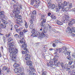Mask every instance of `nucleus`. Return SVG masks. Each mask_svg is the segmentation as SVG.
Here are the masks:
<instances>
[{"label":"nucleus","instance_id":"1","mask_svg":"<svg viewBox=\"0 0 75 75\" xmlns=\"http://www.w3.org/2000/svg\"><path fill=\"white\" fill-rule=\"evenodd\" d=\"M9 51L10 52L11 55H12V59L13 61H16V58H17V56L16 54L18 52V50L17 49H15L14 50V49L13 47H10V48Z\"/></svg>","mask_w":75,"mask_h":75},{"label":"nucleus","instance_id":"64","mask_svg":"<svg viewBox=\"0 0 75 75\" xmlns=\"http://www.w3.org/2000/svg\"><path fill=\"white\" fill-rule=\"evenodd\" d=\"M74 72H75V69H73L72 70V72H73V73H74Z\"/></svg>","mask_w":75,"mask_h":75},{"label":"nucleus","instance_id":"58","mask_svg":"<svg viewBox=\"0 0 75 75\" xmlns=\"http://www.w3.org/2000/svg\"><path fill=\"white\" fill-rule=\"evenodd\" d=\"M19 7L20 9H22V5H19Z\"/></svg>","mask_w":75,"mask_h":75},{"label":"nucleus","instance_id":"38","mask_svg":"<svg viewBox=\"0 0 75 75\" xmlns=\"http://www.w3.org/2000/svg\"><path fill=\"white\" fill-rule=\"evenodd\" d=\"M64 53L65 55H67V50L64 51Z\"/></svg>","mask_w":75,"mask_h":75},{"label":"nucleus","instance_id":"12","mask_svg":"<svg viewBox=\"0 0 75 75\" xmlns=\"http://www.w3.org/2000/svg\"><path fill=\"white\" fill-rule=\"evenodd\" d=\"M25 60L26 61H28L27 62V63L28 61H30V55L28 54H25Z\"/></svg>","mask_w":75,"mask_h":75},{"label":"nucleus","instance_id":"36","mask_svg":"<svg viewBox=\"0 0 75 75\" xmlns=\"http://www.w3.org/2000/svg\"><path fill=\"white\" fill-rule=\"evenodd\" d=\"M68 67V64H64V69H66Z\"/></svg>","mask_w":75,"mask_h":75},{"label":"nucleus","instance_id":"53","mask_svg":"<svg viewBox=\"0 0 75 75\" xmlns=\"http://www.w3.org/2000/svg\"><path fill=\"white\" fill-rule=\"evenodd\" d=\"M67 55H69H69H70V52H68V51H67Z\"/></svg>","mask_w":75,"mask_h":75},{"label":"nucleus","instance_id":"21","mask_svg":"<svg viewBox=\"0 0 75 75\" xmlns=\"http://www.w3.org/2000/svg\"><path fill=\"white\" fill-rule=\"evenodd\" d=\"M22 18H17V20L19 23H23V20L22 19Z\"/></svg>","mask_w":75,"mask_h":75},{"label":"nucleus","instance_id":"45","mask_svg":"<svg viewBox=\"0 0 75 75\" xmlns=\"http://www.w3.org/2000/svg\"><path fill=\"white\" fill-rule=\"evenodd\" d=\"M3 38L4 40V42L5 43V42H6V38H5V37H3Z\"/></svg>","mask_w":75,"mask_h":75},{"label":"nucleus","instance_id":"32","mask_svg":"<svg viewBox=\"0 0 75 75\" xmlns=\"http://www.w3.org/2000/svg\"><path fill=\"white\" fill-rule=\"evenodd\" d=\"M34 2H35L34 0H31L30 3L31 5H32V6H33V5H34Z\"/></svg>","mask_w":75,"mask_h":75},{"label":"nucleus","instance_id":"37","mask_svg":"<svg viewBox=\"0 0 75 75\" xmlns=\"http://www.w3.org/2000/svg\"><path fill=\"white\" fill-rule=\"evenodd\" d=\"M72 63H73V62L72 61H71L69 62V64L70 65H71Z\"/></svg>","mask_w":75,"mask_h":75},{"label":"nucleus","instance_id":"54","mask_svg":"<svg viewBox=\"0 0 75 75\" xmlns=\"http://www.w3.org/2000/svg\"><path fill=\"white\" fill-rule=\"evenodd\" d=\"M71 68H75V66H74V65L71 66Z\"/></svg>","mask_w":75,"mask_h":75},{"label":"nucleus","instance_id":"28","mask_svg":"<svg viewBox=\"0 0 75 75\" xmlns=\"http://www.w3.org/2000/svg\"><path fill=\"white\" fill-rule=\"evenodd\" d=\"M29 75H36V74H35V73L31 71H30L29 73Z\"/></svg>","mask_w":75,"mask_h":75},{"label":"nucleus","instance_id":"17","mask_svg":"<svg viewBox=\"0 0 75 75\" xmlns=\"http://www.w3.org/2000/svg\"><path fill=\"white\" fill-rule=\"evenodd\" d=\"M70 28V30L69 31L70 33H75V28L74 27H73L71 28Z\"/></svg>","mask_w":75,"mask_h":75},{"label":"nucleus","instance_id":"44","mask_svg":"<svg viewBox=\"0 0 75 75\" xmlns=\"http://www.w3.org/2000/svg\"><path fill=\"white\" fill-rule=\"evenodd\" d=\"M72 7V4L71 3L69 5V8H71Z\"/></svg>","mask_w":75,"mask_h":75},{"label":"nucleus","instance_id":"41","mask_svg":"<svg viewBox=\"0 0 75 75\" xmlns=\"http://www.w3.org/2000/svg\"><path fill=\"white\" fill-rule=\"evenodd\" d=\"M18 25H15L14 26V28H15V29H17V28H18Z\"/></svg>","mask_w":75,"mask_h":75},{"label":"nucleus","instance_id":"33","mask_svg":"<svg viewBox=\"0 0 75 75\" xmlns=\"http://www.w3.org/2000/svg\"><path fill=\"white\" fill-rule=\"evenodd\" d=\"M7 67L6 66H4L2 68V69L3 71H6L7 69Z\"/></svg>","mask_w":75,"mask_h":75},{"label":"nucleus","instance_id":"62","mask_svg":"<svg viewBox=\"0 0 75 75\" xmlns=\"http://www.w3.org/2000/svg\"><path fill=\"white\" fill-rule=\"evenodd\" d=\"M20 75H24V73L23 72L21 73L20 74Z\"/></svg>","mask_w":75,"mask_h":75},{"label":"nucleus","instance_id":"50","mask_svg":"<svg viewBox=\"0 0 75 75\" xmlns=\"http://www.w3.org/2000/svg\"><path fill=\"white\" fill-rule=\"evenodd\" d=\"M61 65L62 68H64V64H63V63H61Z\"/></svg>","mask_w":75,"mask_h":75},{"label":"nucleus","instance_id":"39","mask_svg":"<svg viewBox=\"0 0 75 75\" xmlns=\"http://www.w3.org/2000/svg\"><path fill=\"white\" fill-rule=\"evenodd\" d=\"M62 49L63 50H64V51H65V50H67V48L65 46H64L62 47Z\"/></svg>","mask_w":75,"mask_h":75},{"label":"nucleus","instance_id":"23","mask_svg":"<svg viewBox=\"0 0 75 75\" xmlns=\"http://www.w3.org/2000/svg\"><path fill=\"white\" fill-rule=\"evenodd\" d=\"M66 32L67 33H69L70 34H71V33H70V32L69 31H71V29L70 28H69V27H67V28L66 29Z\"/></svg>","mask_w":75,"mask_h":75},{"label":"nucleus","instance_id":"25","mask_svg":"<svg viewBox=\"0 0 75 75\" xmlns=\"http://www.w3.org/2000/svg\"><path fill=\"white\" fill-rule=\"evenodd\" d=\"M34 26V25L33 24H30L29 26V28L30 29H33Z\"/></svg>","mask_w":75,"mask_h":75},{"label":"nucleus","instance_id":"14","mask_svg":"<svg viewBox=\"0 0 75 75\" xmlns=\"http://www.w3.org/2000/svg\"><path fill=\"white\" fill-rule=\"evenodd\" d=\"M15 15V18H22L21 15H18L19 13H16Z\"/></svg>","mask_w":75,"mask_h":75},{"label":"nucleus","instance_id":"63","mask_svg":"<svg viewBox=\"0 0 75 75\" xmlns=\"http://www.w3.org/2000/svg\"><path fill=\"white\" fill-rule=\"evenodd\" d=\"M38 6V5H34V7H35V8H37V7Z\"/></svg>","mask_w":75,"mask_h":75},{"label":"nucleus","instance_id":"47","mask_svg":"<svg viewBox=\"0 0 75 75\" xmlns=\"http://www.w3.org/2000/svg\"><path fill=\"white\" fill-rule=\"evenodd\" d=\"M10 16L11 17H13L14 16V14H13L12 13H10Z\"/></svg>","mask_w":75,"mask_h":75},{"label":"nucleus","instance_id":"18","mask_svg":"<svg viewBox=\"0 0 75 75\" xmlns=\"http://www.w3.org/2000/svg\"><path fill=\"white\" fill-rule=\"evenodd\" d=\"M75 20L73 19L71 21H70L69 23V24L70 25H72L73 24H75Z\"/></svg>","mask_w":75,"mask_h":75},{"label":"nucleus","instance_id":"51","mask_svg":"<svg viewBox=\"0 0 75 75\" xmlns=\"http://www.w3.org/2000/svg\"><path fill=\"white\" fill-rule=\"evenodd\" d=\"M61 51H62V48H59V52L60 53L61 52Z\"/></svg>","mask_w":75,"mask_h":75},{"label":"nucleus","instance_id":"35","mask_svg":"<svg viewBox=\"0 0 75 75\" xmlns=\"http://www.w3.org/2000/svg\"><path fill=\"white\" fill-rule=\"evenodd\" d=\"M64 3L65 6H67V4H68V3L65 1H64Z\"/></svg>","mask_w":75,"mask_h":75},{"label":"nucleus","instance_id":"26","mask_svg":"<svg viewBox=\"0 0 75 75\" xmlns=\"http://www.w3.org/2000/svg\"><path fill=\"white\" fill-rule=\"evenodd\" d=\"M33 37H37V34L35 32H33V33L31 35V36L33 37Z\"/></svg>","mask_w":75,"mask_h":75},{"label":"nucleus","instance_id":"20","mask_svg":"<svg viewBox=\"0 0 75 75\" xmlns=\"http://www.w3.org/2000/svg\"><path fill=\"white\" fill-rule=\"evenodd\" d=\"M50 17L53 20H56V19H57V17H56L55 16L52 15H51Z\"/></svg>","mask_w":75,"mask_h":75},{"label":"nucleus","instance_id":"27","mask_svg":"<svg viewBox=\"0 0 75 75\" xmlns=\"http://www.w3.org/2000/svg\"><path fill=\"white\" fill-rule=\"evenodd\" d=\"M36 4H39L40 3V0H34Z\"/></svg>","mask_w":75,"mask_h":75},{"label":"nucleus","instance_id":"40","mask_svg":"<svg viewBox=\"0 0 75 75\" xmlns=\"http://www.w3.org/2000/svg\"><path fill=\"white\" fill-rule=\"evenodd\" d=\"M27 31H28V30H27V29H24L23 30V33H27Z\"/></svg>","mask_w":75,"mask_h":75},{"label":"nucleus","instance_id":"59","mask_svg":"<svg viewBox=\"0 0 75 75\" xmlns=\"http://www.w3.org/2000/svg\"><path fill=\"white\" fill-rule=\"evenodd\" d=\"M72 11V12H75V8L74 9H72V10H71Z\"/></svg>","mask_w":75,"mask_h":75},{"label":"nucleus","instance_id":"2","mask_svg":"<svg viewBox=\"0 0 75 75\" xmlns=\"http://www.w3.org/2000/svg\"><path fill=\"white\" fill-rule=\"evenodd\" d=\"M40 30L42 32V33H40L38 35L39 38H41L42 37L44 38L45 36V34L47 33L48 29H47L45 28H41Z\"/></svg>","mask_w":75,"mask_h":75},{"label":"nucleus","instance_id":"13","mask_svg":"<svg viewBox=\"0 0 75 75\" xmlns=\"http://www.w3.org/2000/svg\"><path fill=\"white\" fill-rule=\"evenodd\" d=\"M31 17V19L30 20V23L31 24H33V20H35V17L34 16V15H31V16H30Z\"/></svg>","mask_w":75,"mask_h":75},{"label":"nucleus","instance_id":"8","mask_svg":"<svg viewBox=\"0 0 75 75\" xmlns=\"http://www.w3.org/2000/svg\"><path fill=\"white\" fill-rule=\"evenodd\" d=\"M62 22H64V23H69L70 21H69V16L68 15H66L65 16L64 19H62Z\"/></svg>","mask_w":75,"mask_h":75},{"label":"nucleus","instance_id":"29","mask_svg":"<svg viewBox=\"0 0 75 75\" xmlns=\"http://www.w3.org/2000/svg\"><path fill=\"white\" fill-rule=\"evenodd\" d=\"M6 71L7 73H8V74H10L11 73L10 69L9 68H7V69H6Z\"/></svg>","mask_w":75,"mask_h":75},{"label":"nucleus","instance_id":"43","mask_svg":"<svg viewBox=\"0 0 75 75\" xmlns=\"http://www.w3.org/2000/svg\"><path fill=\"white\" fill-rule=\"evenodd\" d=\"M66 69V71H69L70 70V68H68V67H67V68L65 69Z\"/></svg>","mask_w":75,"mask_h":75},{"label":"nucleus","instance_id":"24","mask_svg":"<svg viewBox=\"0 0 75 75\" xmlns=\"http://www.w3.org/2000/svg\"><path fill=\"white\" fill-rule=\"evenodd\" d=\"M0 26L1 28H6V25H4L3 24H0Z\"/></svg>","mask_w":75,"mask_h":75},{"label":"nucleus","instance_id":"30","mask_svg":"<svg viewBox=\"0 0 75 75\" xmlns=\"http://www.w3.org/2000/svg\"><path fill=\"white\" fill-rule=\"evenodd\" d=\"M25 22V28H28V24H27V22L25 21H24Z\"/></svg>","mask_w":75,"mask_h":75},{"label":"nucleus","instance_id":"60","mask_svg":"<svg viewBox=\"0 0 75 75\" xmlns=\"http://www.w3.org/2000/svg\"><path fill=\"white\" fill-rule=\"evenodd\" d=\"M17 23L18 25H21V24L20 23H18V22H17Z\"/></svg>","mask_w":75,"mask_h":75},{"label":"nucleus","instance_id":"52","mask_svg":"<svg viewBox=\"0 0 75 75\" xmlns=\"http://www.w3.org/2000/svg\"><path fill=\"white\" fill-rule=\"evenodd\" d=\"M19 29L20 30V31H23V30H24L23 28H20Z\"/></svg>","mask_w":75,"mask_h":75},{"label":"nucleus","instance_id":"6","mask_svg":"<svg viewBox=\"0 0 75 75\" xmlns=\"http://www.w3.org/2000/svg\"><path fill=\"white\" fill-rule=\"evenodd\" d=\"M22 47L23 49V50H25V51H22V53L23 54H28L29 52L28 50L27 49V45H22Z\"/></svg>","mask_w":75,"mask_h":75},{"label":"nucleus","instance_id":"11","mask_svg":"<svg viewBox=\"0 0 75 75\" xmlns=\"http://www.w3.org/2000/svg\"><path fill=\"white\" fill-rule=\"evenodd\" d=\"M26 63L27 65L30 66L29 68L30 69H34V66H32L33 63L31 61L27 62Z\"/></svg>","mask_w":75,"mask_h":75},{"label":"nucleus","instance_id":"61","mask_svg":"<svg viewBox=\"0 0 75 75\" xmlns=\"http://www.w3.org/2000/svg\"><path fill=\"white\" fill-rule=\"evenodd\" d=\"M51 13H48V15L49 16H51Z\"/></svg>","mask_w":75,"mask_h":75},{"label":"nucleus","instance_id":"34","mask_svg":"<svg viewBox=\"0 0 75 75\" xmlns=\"http://www.w3.org/2000/svg\"><path fill=\"white\" fill-rule=\"evenodd\" d=\"M67 58L68 59V60H71V59H72L71 57L70 56H67Z\"/></svg>","mask_w":75,"mask_h":75},{"label":"nucleus","instance_id":"10","mask_svg":"<svg viewBox=\"0 0 75 75\" xmlns=\"http://www.w3.org/2000/svg\"><path fill=\"white\" fill-rule=\"evenodd\" d=\"M41 20H42L43 21L41 22L40 25L42 27H44V23L46 22V20L45 18V16L44 15H42L41 16Z\"/></svg>","mask_w":75,"mask_h":75},{"label":"nucleus","instance_id":"16","mask_svg":"<svg viewBox=\"0 0 75 75\" xmlns=\"http://www.w3.org/2000/svg\"><path fill=\"white\" fill-rule=\"evenodd\" d=\"M49 7H50V8L52 9L55 8V5L54 4H49Z\"/></svg>","mask_w":75,"mask_h":75},{"label":"nucleus","instance_id":"22","mask_svg":"<svg viewBox=\"0 0 75 75\" xmlns=\"http://www.w3.org/2000/svg\"><path fill=\"white\" fill-rule=\"evenodd\" d=\"M59 64H60V63L59 62L58 63V62L56 61H55L54 62V65L56 67H57L58 65H59Z\"/></svg>","mask_w":75,"mask_h":75},{"label":"nucleus","instance_id":"46","mask_svg":"<svg viewBox=\"0 0 75 75\" xmlns=\"http://www.w3.org/2000/svg\"><path fill=\"white\" fill-rule=\"evenodd\" d=\"M1 72H2V71L1 70V69L0 68V75H4V74L1 73Z\"/></svg>","mask_w":75,"mask_h":75},{"label":"nucleus","instance_id":"19","mask_svg":"<svg viewBox=\"0 0 75 75\" xmlns=\"http://www.w3.org/2000/svg\"><path fill=\"white\" fill-rule=\"evenodd\" d=\"M69 10V8L68 7H66L65 9L64 8H62V11H64V12H67V11H68Z\"/></svg>","mask_w":75,"mask_h":75},{"label":"nucleus","instance_id":"55","mask_svg":"<svg viewBox=\"0 0 75 75\" xmlns=\"http://www.w3.org/2000/svg\"><path fill=\"white\" fill-rule=\"evenodd\" d=\"M54 66V64H50V67H53Z\"/></svg>","mask_w":75,"mask_h":75},{"label":"nucleus","instance_id":"31","mask_svg":"<svg viewBox=\"0 0 75 75\" xmlns=\"http://www.w3.org/2000/svg\"><path fill=\"white\" fill-rule=\"evenodd\" d=\"M32 14H30L31 16V15H33V16L34 15H36V14H37V12H36L35 11H34L32 12Z\"/></svg>","mask_w":75,"mask_h":75},{"label":"nucleus","instance_id":"48","mask_svg":"<svg viewBox=\"0 0 75 75\" xmlns=\"http://www.w3.org/2000/svg\"><path fill=\"white\" fill-rule=\"evenodd\" d=\"M20 34L21 35H24V33L22 32H20Z\"/></svg>","mask_w":75,"mask_h":75},{"label":"nucleus","instance_id":"15","mask_svg":"<svg viewBox=\"0 0 75 75\" xmlns=\"http://www.w3.org/2000/svg\"><path fill=\"white\" fill-rule=\"evenodd\" d=\"M56 21L57 23V24L58 25H62V24L64 23V22H61V21L59 20H56Z\"/></svg>","mask_w":75,"mask_h":75},{"label":"nucleus","instance_id":"5","mask_svg":"<svg viewBox=\"0 0 75 75\" xmlns=\"http://www.w3.org/2000/svg\"><path fill=\"white\" fill-rule=\"evenodd\" d=\"M58 8H56L55 9V10L57 13H59L60 9H61L62 8H62H65L64 4L62 3L61 5L59 4H58Z\"/></svg>","mask_w":75,"mask_h":75},{"label":"nucleus","instance_id":"42","mask_svg":"<svg viewBox=\"0 0 75 75\" xmlns=\"http://www.w3.org/2000/svg\"><path fill=\"white\" fill-rule=\"evenodd\" d=\"M14 37L18 38V37H19V36L18 34H16L14 35Z\"/></svg>","mask_w":75,"mask_h":75},{"label":"nucleus","instance_id":"4","mask_svg":"<svg viewBox=\"0 0 75 75\" xmlns=\"http://www.w3.org/2000/svg\"><path fill=\"white\" fill-rule=\"evenodd\" d=\"M13 8L14 9L13 10L12 12L14 13H17V14H20V8L17 7V5L14 4L13 5Z\"/></svg>","mask_w":75,"mask_h":75},{"label":"nucleus","instance_id":"56","mask_svg":"<svg viewBox=\"0 0 75 75\" xmlns=\"http://www.w3.org/2000/svg\"><path fill=\"white\" fill-rule=\"evenodd\" d=\"M53 47H56V45H55V44L53 43L52 45Z\"/></svg>","mask_w":75,"mask_h":75},{"label":"nucleus","instance_id":"3","mask_svg":"<svg viewBox=\"0 0 75 75\" xmlns=\"http://www.w3.org/2000/svg\"><path fill=\"white\" fill-rule=\"evenodd\" d=\"M13 67H14L15 69L14 70V72L16 74L18 73H20L22 71L21 69V68H18V67H19V65L18 64H17L16 63L14 64L13 65Z\"/></svg>","mask_w":75,"mask_h":75},{"label":"nucleus","instance_id":"57","mask_svg":"<svg viewBox=\"0 0 75 75\" xmlns=\"http://www.w3.org/2000/svg\"><path fill=\"white\" fill-rule=\"evenodd\" d=\"M49 63H50V64H52V63H53V62H52V61H50L49 62Z\"/></svg>","mask_w":75,"mask_h":75},{"label":"nucleus","instance_id":"9","mask_svg":"<svg viewBox=\"0 0 75 75\" xmlns=\"http://www.w3.org/2000/svg\"><path fill=\"white\" fill-rule=\"evenodd\" d=\"M20 39H21L19 41V44H22V45H25V40H24V35H21L20 36Z\"/></svg>","mask_w":75,"mask_h":75},{"label":"nucleus","instance_id":"7","mask_svg":"<svg viewBox=\"0 0 75 75\" xmlns=\"http://www.w3.org/2000/svg\"><path fill=\"white\" fill-rule=\"evenodd\" d=\"M13 40V38H10L8 39V40L7 44L8 46H9V47H13V46H14V43L13 42L9 43V42H11V41H12Z\"/></svg>","mask_w":75,"mask_h":75},{"label":"nucleus","instance_id":"49","mask_svg":"<svg viewBox=\"0 0 75 75\" xmlns=\"http://www.w3.org/2000/svg\"><path fill=\"white\" fill-rule=\"evenodd\" d=\"M16 31L17 32V33H19V32H20V30L19 29H16Z\"/></svg>","mask_w":75,"mask_h":75}]
</instances>
